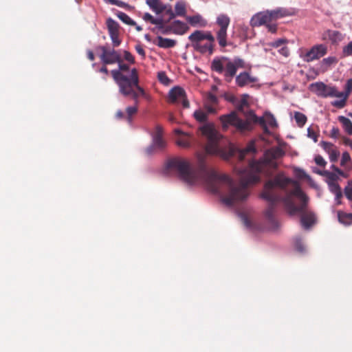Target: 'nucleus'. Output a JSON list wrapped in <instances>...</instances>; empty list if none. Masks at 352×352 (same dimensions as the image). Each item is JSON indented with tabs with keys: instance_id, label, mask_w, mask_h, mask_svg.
I'll return each instance as SVG.
<instances>
[{
	"instance_id": "57",
	"label": "nucleus",
	"mask_w": 352,
	"mask_h": 352,
	"mask_svg": "<svg viewBox=\"0 0 352 352\" xmlns=\"http://www.w3.org/2000/svg\"><path fill=\"white\" fill-rule=\"evenodd\" d=\"M168 20H164L162 17L155 18L153 24L155 25H164L165 23H168Z\"/></svg>"
},
{
	"instance_id": "7",
	"label": "nucleus",
	"mask_w": 352,
	"mask_h": 352,
	"mask_svg": "<svg viewBox=\"0 0 352 352\" xmlns=\"http://www.w3.org/2000/svg\"><path fill=\"white\" fill-rule=\"evenodd\" d=\"M194 50L201 54L212 55L214 51V37L210 31L195 30L188 36Z\"/></svg>"
},
{
	"instance_id": "35",
	"label": "nucleus",
	"mask_w": 352,
	"mask_h": 352,
	"mask_svg": "<svg viewBox=\"0 0 352 352\" xmlns=\"http://www.w3.org/2000/svg\"><path fill=\"white\" fill-rule=\"evenodd\" d=\"M320 146L328 154L336 148L333 144L325 141H322L320 142Z\"/></svg>"
},
{
	"instance_id": "63",
	"label": "nucleus",
	"mask_w": 352,
	"mask_h": 352,
	"mask_svg": "<svg viewBox=\"0 0 352 352\" xmlns=\"http://www.w3.org/2000/svg\"><path fill=\"white\" fill-rule=\"evenodd\" d=\"M335 196H336V200L337 201V204H341V201H340V199L342 198V190L334 194Z\"/></svg>"
},
{
	"instance_id": "10",
	"label": "nucleus",
	"mask_w": 352,
	"mask_h": 352,
	"mask_svg": "<svg viewBox=\"0 0 352 352\" xmlns=\"http://www.w3.org/2000/svg\"><path fill=\"white\" fill-rule=\"evenodd\" d=\"M168 101L171 104L182 103L184 108H188L190 106L184 89L179 87H175L169 91Z\"/></svg>"
},
{
	"instance_id": "29",
	"label": "nucleus",
	"mask_w": 352,
	"mask_h": 352,
	"mask_svg": "<svg viewBox=\"0 0 352 352\" xmlns=\"http://www.w3.org/2000/svg\"><path fill=\"white\" fill-rule=\"evenodd\" d=\"M338 120L342 124L345 131L349 135H352V122L349 118L342 116L338 117Z\"/></svg>"
},
{
	"instance_id": "5",
	"label": "nucleus",
	"mask_w": 352,
	"mask_h": 352,
	"mask_svg": "<svg viewBox=\"0 0 352 352\" xmlns=\"http://www.w3.org/2000/svg\"><path fill=\"white\" fill-rule=\"evenodd\" d=\"M308 197L302 192L299 184L294 182V188L289 192H287L283 199V204L289 214H301L300 223L305 229H309L316 221L315 214L309 210L307 204Z\"/></svg>"
},
{
	"instance_id": "24",
	"label": "nucleus",
	"mask_w": 352,
	"mask_h": 352,
	"mask_svg": "<svg viewBox=\"0 0 352 352\" xmlns=\"http://www.w3.org/2000/svg\"><path fill=\"white\" fill-rule=\"evenodd\" d=\"M246 121H249L250 124V131L253 129L254 124H259L261 126L266 124L265 117H257L253 111H250L246 118Z\"/></svg>"
},
{
	"instance_id": "47",
	"label": "nucleus",
	"mask_w": 352,
	"mask_h": 352,
	"mask_svg": "<svg viewBox=\"0 0 352 352\" xmlns=\"http://www.w3.org/2000/svg\"><path fill=\"white\" fill-rule=\"evenodd\" d=\"M351 157L348 152H344L342 155V159L340 162L341 166H344L347 162H350Z\"/></svg>"
},
{
	"instance_id": "61",
	"label": "nucleus",
	"mask_w": 352,
	"mask_h": 352,
	"mask_svg": "<svg viewBox=\"0 0 352 352\" xmlns=\"http://www.w3.org/2000/svg\"><path fill=\"white\" fill-rule=\"evenodd\" d=\"M107 65L102 64V66L99 69L98 72L100 73H103V74H104L106 75H108L109 72V70H108V69L107 67Z\"/></svg>"
},
{
	"instance_id": "15",
	"label": "nucleus",
	"mask_w": 352,
	"mask_h": 352,
	"mask_svg": "<svg viewBox=\"0 0 352 352\" xmlns=\"http://www.w3.org/2000/svg\"><path fill=\"white\" fill-rule=\"evenodd\" d=\"M174 132L176 135H179L175 141L178 146L184 148H188L191 146L193 141L192 136L186 133H184L179 129H175Z\"/></svg>"
},
{
	"instance_id": "51",
	"label": "nucleus",
	"mask_w": 352,
	"mask_h": 352,
	"mask_svg": "<svg viewBox=\"0 0 352 352\" xmlns=\"http://www.w3.org/2000/svg\"><path fill=\"white\" fill-rule=\"evenodd\" d=\"M287 42L286 39L279 38L274 42H272L270 45L274 47H278L281 46L283 44H285Z\"/></svg>"
},
{
	"instance_id": "36",
	"label": "nucleus",
	"mask_w": 352,
	"mask_h": 352,
	"mask_svg": "<svg viewBox=\"0 0 352 352\" xmlns=\"http://www.w3.org/2000/svg\"><path fill=\"white\" fill-rule=\"evenodd\" d=\"M265 117L266 119V122H267V124L270 126H271L272 127H275L277 126L276 120L274 116L272 113L267 112L265 113Z\"/></svg>"
},
{
	"instance_id": "58",
	"label": "nucleus",
	"mask_w": 352,
	"mask_h": 352,
	"mask_svg": "<svg viewBox=\"0 0 352 352\" xmlns=\"http://www.w3.org/2000/svg\"><path fill=\"white\" fill-rule=\"evenodd\" d=\"M172 32V25L171 24L169 25H165L163 28L162 31H161V34H168Z\"/></svg>"
},
{
	"instance_id": "20",
	"label": "nucleus",
	"mask_w": 352,
	"mask_h": 352,
	"mask_svg": "<svg viewBox=\"0 0 352 352\" xmlns=\"http://www.w3.org/2000/svg\"><path fill=\"white\" fill-rule=\"evenodd\" d=\"M343 38L341 32L337 30H328L322 34L323 40H329L333 44L340 42Z\"/></svg>"
},
{
	"instance_id": "40",
	"label": "nucleus",
	"mask_w": 352,
	"mask_h": 352,
	"mask_svg": "<svg viewBox=\"0 0 352 352\" xmlns=\"http://www.w3.org/2000/svg\"><path fill=\"white\" fill-rule=\"evenodd\" d=\"M342 54L344 56H352V41L343 47Z\"/></svg>"
},
{
	"instance_id": "34",
	"label": "nucleus",
	"mask_w": 352,
	"mask_h": 352,
	"mask_svg": "<svg viewBox=\"0 0 352 352\" xmlns=\"http://www.w3.org/2000/svg\"><path fill=\"white\" fill-rule=\"evenodd\" d=\"M194 118L199 122H204L208 120V115L201 110H197L194 112Z\"/></svg>"
},
{
	"instance_id": "13",
	"label": "nucleus",
	"mask_w": 352,
	"mask_h": 352,
	"mask_svg": "<svg viewBox=\"0 0 352 352\" xmlns=\"http://www.w3.org/2000/svg\"><path fill=\"white\" fill-rule=\"evenodd\" d=\"M352 92V78H349L346 80L344 85V91H339L338 90V98L340 100H335L331 102L332 106L338 109H342L346 106V101Z\"/></svg>"
},
{
	"instance_id": "25",
	"label": "nucleus",
	"mask_w": 352,
	"mask_h": 352,
	"mask_svg": "<svg viewBox=\"0 0 352 352\" xmlns=\"http://www.w3.org/2000/svg\"><path fill=\"white\" fill-rule=\"evenodd\" d=\"M140 96H142L140 95L137 98V100H135L131 96H127V97H131L134 101V106H130V107H127L126 108V119L129 124H131L132 122V117L134 115H135L138 112V102H139L138 98Z\"/></svg>"
},
{
	"instance_id": "4",
	"label": "nucleus",
	"mask_w": 352,
	"mask_h": 352,
	"mask_svg": "<svg viewBox=\"0 0 352 352\" xmlns=\"http://www.w3.org/2000/svg\"><path fill=\"white\" fill-rule=\"evenodd\" d=\"M294 180L285 177L281 172L278 173L272 179H269L264 186L261 194L262 198L269 202V206L265 212V216L270 223L275 225L276 221L274 217L275 206L278 202L283 203V199L287 192H289L287 187L292 184L294 187Z\"/></svg>"
},
{
	"instance_id": "22",
	"label": "nucleus",
	"mask_w": 352,
	"mask_h": 352,
	"mask_svg": "<svg viewBox=\"0 0 352 352\" xmlns=\"http://www.w3.org/2000/svg\"><path fill=\"white\" fill-rule=\"evenodd\" d=\"M146 4L157 14L162 13L166 10V4L160 0H146Z\"/></svg>"
},
{
	"instance_id": "38",
	"label": "nucleus",
	"mask_w": 352,
	"mask_h": 352,
	"mask_svg": "<svg viewBox=\"0 0 352 352\" xmlns=\"http://www.w3.org/2000/svg\"><path fill=\"white\" fill-rule=\"evenodd\" d=\"M205 104L217 105L218 104V98L215 95L210 93L207 95Z\"/></svg>"
},
{
	"instance_id": "39",
	"label": "nucleus",
	"mask_w": 352,
	"mask_h": 352,
	"mask_svg": "<svg viewBox=\"0 0 352 352\" xmlns=\"http://www.w3.org/2000/svg\"><path fill=\"white\" fill-rule=\"evenodd\" d=\"M324 176H326L328 179L327 183H331V182H336V180L338 179V176L329 171L324 170Z\"/></svg>"
},
{
	"instance_id": "32",
	"label": "nucleus",
	"mask_w": 352,
	"mask_h": 352,
	"mask_svg": "<svg viewBox=\"0 0 352 352\" xmlns=\"http://www.w3.org/2000/svg\"><path fill=\"white\" fill-rule=\"evenodd\" d=\"M117 16L124 23L129 25H135L136 23L131 19V17L126 13L122 12H118Z\"/></svg>"
},
{
	"instance_id": "12",
	"label": "nucleus",
	"mask_w": 352,
	"mask_h": 352,
	"mask_svg": "<svg viewBox=\"0 0 352 352\" xmlns=\"http://www.w3.org/2000/svg\"><path fill=\"white\" fill-rule=\"evenodd\" d=\"M328 51L327 46L324 44H318L314 45L309 51L302 54L301 57L305 62H311L318 60L327 54Z\"/></svg>"
},
{
	"instance_id": "44",
	"label": "nucleus",
	"mask_w": 352,
	"mask_h": 352,
	"mask_svg": "<svg viewBox=\"0 0 352 352\" xmlns=\"http://www.w3.org/2000/svg\"><path fill=\"white\" fill-rule=\"evenodd\" d=\"M124 59L131 64L135 63L134 56L128 51L124 52Z\"/></svg>"
},
{
	"instance_id": "54",
	"label": "nucleus",
	"mask_w": 352,
	"mask_h": 352,
	"mask_svg": "<svg viewBox=\"0 0 352 352\" xmlns=\"http://www.w3.org/2000/svg\"><path fill=\"white\" fill-rule=\"evenodd\" d=\"M340 135V130L338 127H333L331 130V134L330 136L333 138H338Z\"/></svg>"
},
{
	"instance_id": "43",
	"label": "nucleus",
	"mask_w": 352,
	"mask_h": 352,
	"mask_svg": "<svg viewBox=\"0 0 352 352\" xmlns=\"http://www.w3.org/2000/svg\"><path fill=\"white\" fill-rule=\"evenodd\" d=\"M164 12H165V13L168 14L169 16L168 21H170L176 16L175 12L173 11L172 8L170 5H166V10H164Z\"/></svg>"
},
{
	"instance_id": "50",
	"label": "nucleus",
	"mask_w": 352,
	"mask_h": 352,
	"mask_svg": "<svg viewBox=\"0 0 352 352\" xmlns=\"http://www.w3.org/2000/svg\"><path fill=\"white\" fill-rule=\"evenodd\" d=\"M158 79L164 84H167L168 82V78L164 72L158 73Z\"/></svg>"
},
{
	"instance_id": "55",
	"label": "nucleus",
	"mask_w": 352,
	"mask_h": 352,
	"mask_svg": "<svg viewBox=\"0 0 352 352\" xmlns=\"http://www.w3.org/2000/svg\"><path fill=\"white\" fill-rule=\"evenodd\" d=\"M266 28H267L268 31L271 33H276L277 31V25L276 24H272L269 23L267 25H266Z\"/></svg>"
},
{
	"instance_id": "23",
	"label": "nucleus",
	"mask_w": 352,
	"mask_h": 352,
	"mask_svg": "<svg viewBox=\"0 0 352 352\" xmlns=\"http://www.w3.org/2000/svg\"><path fill=\"white\" fill-rule=\"evenodd\" d=\"M269 14L272 20V22L278 19L291 15V12L283 8H278L275 10H269Z\"/></svg>"
},
{
	"instance_id": "56",
	"label": "nucleus",
	"mask_w": 352,
	"mask_h": 352,
	"mask_svg": "<svg viewBox=\"0 0 352 352\" xmlns=\"http://www.w3.org/2000/svg\"><path fill=\"white\" fill-rule=\"evenodd\" d=\"M215 106L216 105H211V104H205V105H204L206 109L207 110L208 113H217Z\"/></svg>"
},
{
	"instance_id": "3",
	"label": "nucleus",
	"mask_w": 352,
	"mask_h": 352,
	"mask_svg": "<svg viewBox=\"0 0 352 352\" xmlns=\"http://www.w3.org/2000/svg\"><path fill=\"white\" fill-rule=\"evenodd\" d=\"M284 154L285 152L279 147L267 150L261 159L250 161L248 166L239 171L240 183L236 184L234 182V188H232V195L236 197V204L248 198V186L258 183L261 181L260 174L262 173L267 177L273 175L278 168L276 160L283 157Z\"/></svg>"
},
{
	"instance_id": "62",
	"label": "nucleus",
	"mask_w": 352,
	"mask_h": 352,
	"mask_svg": "<svg viewBox=\"0 0 352 352\" xmlns=\"http://www.w3.org/2000/svg\"><path fill=\"white\" fill-rule=\"evenodd\" d=\"M343 143L345 145L350 146V148L352 149V140L351 139L344 137V138H343Z\"/></svg>"
},
{
	"instance_id": "33",
	"label": "nucleus",
	"mask_w": 352,
	"mask_h": 352,
	"mask_svg": "<svg viewBox=\"0 0 352 352\" xmlns=\"http://www.w3.org/2000/svg\"><path fill=\"white\" fill-rule=\"evenodd\" d=\"M294 119H295L298 126L300 127L303 126L307 122L306 116L300 112H298V111L295 112Z\"/></svg>"
},
{
	"instance_id": "31",
	"label": "nucleus",
	"mask_w": 352,
	"mask_h": 352,
	"mask_svg": "<svg viewBox=\"0 0 352 352\" xmlns=\"http://www.w3.org/2000/svg\"><path fill=\"white\" fill-rule=\"evenodd\" d=\"M325 85H326L322 82L312 83L310 85V89L311 91L316 93L318 96H320Z\"/></svg>"
},
{
	"instance_id": "42",
	"label": "nucleus",
	"mask_w": 352,
	"mask_h": 352,
	"mask_svg": "<svg viewBox=\"0 0 352 352\" xmlns=\"http://www.w3.org/2000/svg\"><path fill=\"white\" fill-rule=\"evenodd\" d=\"M328 186L329 190L333 194L341 191V188L337 182L329 183Z\"/></svg>"
},
{
	"instance_id": "64",
	"label": "nucleus",
	"mask_w": 352,
	"mask_h": 352,
	"mask_svg": "<svg viewBox=\"0 0 352 352\" xmlns=\"http://www.w3.org/2000/svg\"><path fill=\"white\" fill-rule=\"evenodd\" d=\"M87 54V58L90 60H91V61L94 60L95 56H94V53H93V52L91 50H88Z\"/></svg>"
},
{
	"instance_id": "41",
	"label": "nucleus",
	"mask_w": 352,
	"mask_h": 352,
	"mask_svg": "<svg viewBox=\"0 0 352 352\" xmlns=\"http://www.w3.org/2000/svg\"><path fill=\"white\" fill-rule=\"evenodd\" d=\"M329 160L331 162H336L340 156V151L336 148L329 154Z\"/></svg>"
},
{
	"instance_id": "19",
	"label": "nucleus",
	"mask_w": 352,
	"mask_h": 352,
	"mask_svg": "<svg viewBox=\"0 0 352 352\" xmlns=\"http://www.w3.org/2000/svg\"><path fill=\"white\" fill-rule=\"evenodd\" d=\"M172 25V33L177 35H184L186 34L188 30V25L179 20H175L171 23Z\"/></svg>"
},
{
	"instance_id": "8",
	"label": "nucleus",
	"mask_w": 352,
	"mask_h": 352,
	"mask_svg": "<svg viewBox=\"0 0 352 352\" xmlns=\"http://www.w3.org/2000/svg\"><path fill=\"white\" fill-rule=\"evenodd\" d=\"M219 120L221 122L223 131H227L230 127H233L234 131L240 133H245L250 131V124L249 121L239 118L234 111L228 114L221 115Z\"/></svg>"
},
{
	"instance_id": "28",
	"label": "nucleus",
	"mask_w": 352,
	"mask_h": 352,
	"mask_svg": "<svg viewBox=\"0 0 352 352\" xmlns=\"http://www.w3.org/2000/svg\"><path fill=\"white\" fill-rule=\"evenodd\" d=\"M338 218L340 223L344 226H350L352 223V214L342 211L338 212Z\"/></svg>"
},
{
	"instance_id": "17",
	"label": "nucleus",
	"mask_w": 352,
	"mask_h": 352,
	"mask_svg": "<svg viewBox=\"0 0 352 352\" xmlns=\"http://www.w3.org/2000/svg\"><path fill=\"white\" fill-rule=\"evenodd\" d=\"M257 78L250 76V74L246 72L240 73L236 77V83L241 87L254 83L257 82Z\"/></svg>"
},
{
	"instance_id": "2",
	"label": "nucleus",
	"mask_w": 352,
	"mask_h": 352,
	"mask_svg": "<svg viewBox=\"0 0 352 352\" xmlns=\"http://www.w3.org/2000/svg\"><path fill=\"white\" fill-rule=\"evenodd\" d=\"M98 48L101 51L100 58L102 64H118V68L112 69L110 74L118 87L119 93L123 96H131L135 100L140 95L149 100V96L140 86L138 69L131 68L129 64L124 63L119 51L106 46Z\"/></svg>"
},
{
	"instance_id": "11",
	"label": "nucleus",
	"mask_w": 352,
	"mask_h": 352,
	"mask_svg": "<svg viewBox=\"0 0 352 352\" xmlns=\"http://www.w3.org/2000/svg\"><path fill=\"white\" fill-rule=\"evenodd\" d=\"M162 134L163 128L160 125H157L153 133L152 145L146 149L148 154L153 153L154 150L162 151L166 147V142L163 139Z\"/></svg>"
},
{
	"instance_id": "45",
	"label": "nucleus",
	"mask_w": 352,
	"mask_h": 352,
	"mask_svg": "<svg viewBox=\"0 0 352 352\" xmlns=\"http://www.w3.org/2000/svg\"><path fill=\"white\" fill-rule=\"evenodd\" d=\"M314 161L316 164L320 166L324 167L327 164L324 159L320 155H318L315 157Z\"/></svg>"
},
{
	"instance_id": "37",
	"label": "nucleus",
	"mask_w": 352,
	"mask_h": 352,
	"mask_svg": "<svg viewBox=\"0 0 352 352\" xmlns=\"http://www.w3.org/2000/svg\"><path fill=\"white\" fill-rule=\"evenodd\" d=\"M337 63V58L334 56H329L327 58H325L322 60V64L325 68L327 69L329 66H331L332 64Z\"/></svg>"
},
{
	"instance_id": "30",
	"label": "nucleus",
	"mask_w": 352,
	"mask_h": 352,
	"mask_svg": "<svg viewBox=\"0 0 352 352\" xmlns=\"http://www.w3.org/2000/svg\"><path fill=\"white\" fill-rule=\"evenodd\" d=\"M186 5L184 1H178L175 6L176 16H185L186 14Z\"/></svg>"
},
{
	"instance_id": "1",
	"label": "nucleus",
	"mask_w": 352,
	"mask_h": 352,
	"mask_svg": "<svg viewBox=\"0 0 352 352\" xmlns=\"http://www.w3.org/2000/svg\"><path fill=\"white\" fill-rule=\"evenodd\" d=\"M199 130L206 138L207 143L204 152L196 153L197 166H193L187 159L175 157L167 160L164 170L166 174L176 173L182 180L190 185L204 183L209 191L220 196L225 205L233 206L236 204V197L232 195L234 181L226 175L219 174L206 164L208 154L220 155L228 159L233 155L232 151L230 148L228 151L223 149L221 142L224 140V137L213 123H207L201 126Z\"/></svg>"
},
{
	"instance_id": "48",
	"label": "nucleus",
	"mask_w": 352,
	"mask_h": 352,
	"mask_svg": "<svg viewBox=\"0 0 352 352\" xmlns=\"http://www.w3.org/2000/svg\"><path fill=\"white\" fill-rule=\"evenodd\" d=\"M307 135L309 138L313 139L315 142L318 141V135L312 129L308 128Z\"/></svg>"
},
{
	"instance_id": "9",
	"label": "nucleus",
	"mask_w": 352,
	"mask_h": 352,
	"mask_svg": "<svg viewBox=\"0 0 352 352\" xmlns=\"http://www.w3.org/2000/svg\"><path fill=\"white\" fill-rule=\"evenodd\" d=\"M230 23V17L225 14H221L217 18L216 23L219 27V29L216 32L217 39L218 41L219 45L221 47H225L228 45L227 30Z\"/></svg>"
},
{
	"instance_id": "14",
	"label": "nucleus",
	"mask_w": 352,
	"mask_h": 352,
	"mask_svg": "<svg viewBox=\"0 0 352 352\" xmlns=\"http://www.w3.org/2000/svg\"><path fill=\"white\" fill-rule=\"evenodd\" d=\"M106 24L113 47H118L121 44V40L119 38V24L111 18L107 19Z\"/></svg>"
},
{
	"instance_id": "52",
	"label": "nucleus",
	"mask_w": 352,
	"mask_h": 352,
	"mask_svg": "<svg viewBox=\"0 0 352 352\" xmlns=\"http://www.w3.org/2000/svg\"><path fill=\"white\" fill-rule=\"evenodd\" d=\"M142 19L146 21V22H149L152 24H153L154 23V20H155V18L149 13L146 12L145 13L143 16H142Z\"/></svg>"
},
{
	"instance_id": "53",
	"label": "nucleus",
	"mask_w": 352,
	"mask_h": 352,
	"mask_svg": "<svg viewBox=\"0 0 352 352\" xmlns=\"http://www.w3.org/2000/svg\"><path fill=\"white\" fill-rule=\"evenodd\" d=\"M344 194L348 199L352 201V187L346 186L344 188Z\"/></svg>"
},
{
	"instance_id": "18",
	"label": "nucleus",
	"mask_w": 352,
	"mask_h": 352,
	"mask_svg": "<svg viewBox=\"0 0 352 352\" xmlns=\"http://www.w3.org/2000/svg\"><path fill=\"white\" fill-rule=\"evenodd\" d=\"M186 20L192 27L205 28L208 24L207 21L199 14L187 16Z\"/></svg>"
},
{
	"instance_id": "26",
	"label": "nucleus",
	"mask_w": 352,
	"mask_h": 352,
	"mask_svg": "<svg viewBox=\"0 0 352 352\" xmlns=\"http://www.w3.org/2000/svg\"><path fill=\"white\" fill-rule=\"evenodd\" d=\"M256 152V149L255 148L254 142H250L246 146L245 148L241 149L239 153V158L240 160H243L246 155H254Z\"/></svg>"
},
{
	"instance_id": "46",
	"label": "nucleus",
	"mask_w": 352,
	"mask_h": 352,
	"mask_svg": "<svg viewBox=\"0 0 352 352\" xmlns=\"http://www.w3.org/2000/svg\"><path fill=\"white\" fill-rule=\"evenodd\" d=\"M294 245H295L296 248L299 252H303L305 250L304 245L302 243V240L300 238H296L295 239Z\"/></svg>"
},
{
	"instance_id": "49",
	"label": "nucleus",
	"mask_w": 352,
	"mask_h": 352,
	"mask_svg": "<svg viewBox=\"0 0 352 352\" xmlns=\"http://www.w3.org/2000/svg\"><path fill=\"white\" fill-rule=\"evenodd\" d=\"M135 49L137 53L140 55L143 58H145L146 54L143 47L140 44H138L135 45Z\"/></svg>"
},
{
	"instance_id": "60",
	"label": "nucleus",
	"mask_w": 352,
	"mask_h": 352,
	"mask_svg": "<svg viewBox=\"0 0 352 352\" xmlns=\"http://www.w3.org/2000/svg\"><path fill=\"white\" fill-rule=\"evenodd\" d=\"M279 52L285 57H287L289 54V50L287 47H283Z\"/></svg>"
},
{
	"instance_id": "6",
	"label": "nucleus",
	"mask_w": 352,
	"mask_h": 352,
	"mask_svg": "<svg viewBox=\"0 0 352 352\" xmlns=\"http://www.w3.org/2000/svg\"><path fill=\"white\" fill-rule=\"evenodd\" d=\"M244 66V60L241 58H235L232 60L226 56L216 57L211 63V69L219 74H223L227 82H231L237 69Z\"/></svg>"
},
{
	"instance_id": "27",
	"label": "nucleus",
	"mask_w": 352,
	"mask_h": 352,
	"mask_svg": "<svg viewBox=\"0 0 352 352\" xmlns=\"http://www.w3.org/2000/svg\"><path fill=\"white\" fill-rule=\"evenodd\" d=\"M320 97L338 98V89L336 87L329 86L326 85L324 89H323V91L322 92Z\"/></svg>"
},
{
	"instance_id": "21",
	"label": "nucleus",
	"mask_w": 352,
	"mask_h": 352,
	"mask_svg": "<svg viewBox=\"0 0 352 352\" xmlns=\"http://www.w3.org/2000/svg\"><path fill=\"white\" fill-rule=\"evenodd\" d=\"M155 44L159 47L167 49L175 47L177 44V41L171 38H164L161 36H158Z\"/></svg>"
},
{
	"instance_id": "59",
	"label": "nucleus",
	"mask_w": 352,
	"mask_h": 352,
	"mask_svg": "<svg viewBox=\"0 0 352 352\" xmlns=\"http://www.w3.org/2000/svg\"><path fill=\"white\" fill-rule=\"evenodd\" d=\"M164 26V25H157L155 27L151 29V31L156 34L160 33L161 34V31H162Z\"/></svg>"
},
{
	"instance_id": "16",
	"label": "nucleus",
	"mask_w": 352,
	"mask_h": 352,
	"mask_svg": "<svg viewBox=\"0 0 352 352\" xmlns=\"http://www.w3.org/2000/svg\"><path fill=\"white\" fill-rule=\"evenodd\" d=\"M271 22L272 20L269 14V10L257 13L252 18L251 20V24L252 26L266 25Z\"/></svg>"
}]
</instances>
